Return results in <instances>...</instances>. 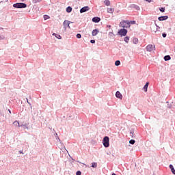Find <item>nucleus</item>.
<instances>
[{
  "mask_svg": "<svg viewBox=\"0 0 175 175\" xmlns=\"http://www.w3.org/2000/svg\"><path fill=\"white\" fill-rule=\"evenodd\" d=\"M133 43H135V44H137V43L139 42V40H138L137 38H134V39L133 40Z\"/></svg>",
  "mask_w": 175,
  "mask_h": 175,
  "instance_id": "obj_22",
  "label": "nucleus"
},
{
  "mask_svg": "<svg viewBox=\"0 0 175 175\" xmlns=\"http://www.w3.org/2000/svg\"><path fill=\"white\" fill-rule=\"evenodd\" d=\"M119 35L120 36H126V33H128V30L125 29H122L118 31Z\"/></svg>",
  "mask_w": 175,
  "mask_h": 175,
  "instance_id": "obj_4",
  "label": "nucleus"
},
{
  "mask_svg": "<svg viewBox=\"0 0 175 175\" xmlns=\"http://www.w3.org/2000/svg\"><path fill=\"white\" fill-rule=\"evenodd\" d=\"M49 18H50V16L48 15H44V20H49Z\"/></svg>",
  "mask_w": 175,
  "mask_h": 175,
  "instance_id": "obj_24",
  "label": "nucleus"
},
{
  "mask_svg": "<svg viewBox=\"0 0 175 175\" xmlns=\"http://www.w3.org/2000/svg\"><path fill=\"white\" fill-rule=\"evenodd\" d=\"M146 2H151V0H146Z\"/></svg>",
  "mask_w": 175,
  "mask_h": 175,
  "instance_id": "obj_34",
  "label": "nucleus"
},
{
  "mask_svg": "<svg viewBox=\"0 0 175 175\" xmlns=\"http://www.w3.org/2000/svg\"><path fill=\"white\" fill-rule=\"evenodd\" d=\"M97 166H98V164L96 163H92V167H96Z\"/></svg>",
  "mask_w": 175,
  "mask_h": 175,
  "instance_id": "obj_23",
  "label": "nucleus"
},
{
  "mask_svg": "<svg viewBox=\"0 0 175 175\" xmlns=\"http://www.w3.org/2000/svg\"><path fill=\"white\" fill-rule=\"evenodd\" d=\"M22 1V2H24V1H25V0H21Z\"/></svg>",
  "mask_w": 175,
  "mask_h": 175,
  "instance_id": "obj_37",
  "label": "nucleus"
},
{
  "mask_svg": "<svg viewBox=\"0 0 175 175\" xmlns=\"http://www.w3.org/2000/svg\"><path fill=\"white\" fill-rule=\"evenodd\" d=\"M20 154H23V151L20 150L19 151Z\"/></svg>",
  "mask_w": 175,
  "mask_h": 175,
  "instance_id": "obj_35",
  "label": "nucleus"
},
{
  "mask_svg": "<svg viewBox=\"0 0 175 175\" xmlns=\"http://www.w3.org/2000/svg\"><path fill=\"white\" fill-rule=\"evenodd\" d=\"M76 175H81V172L77 171Z\"/></svg>",
  "mask_w": 175,
  "mask_h": 175,
  "instance_id": "obj_28",
  "label": "nucleus"
},
{
  "mask_svg": "<svg viewBox=\"0 0 175 175\" xmlns=\"http://www.w3.org/2000/svg\"><path fill=\"white\" fill-rule=\"evenodd\" d=\"M170 169L171 170L172 173L173 174H175V170H174V167H173V165L172 164L170 165Z\"/></svg>",
  "mask_w": 175,
  "mask_h": 175,
  "instance_id": "obj_13",
  "label": "nucleus"
},
{
  "mask_svg": "<svg viewBox=\"0 0 175 175\" xmlns=\"http://www.w3.org/2000/svg\"><path fill=\"white\" fill-rule=\"evenodd\" d=\"M160 12H161L162 13H165V8H160Z\"/></svg>",
  "mask_w": 175,
  "mask_h": 175,
  "instance_id": "obj_26",
  "label": "nucleus"
},
{
  "mask_svg": "<svg viewBox=\"0 0 175 175\" xmlns=\"http://www.w3.org/2000/svg\"><path fill=\"white\" fill-rule=\"evenodd\" d=\"M104 3L106 6H110V1L109 0H105Z\"/></svg>",
  "mask_w": 175,
  "mask_h": 175,
  "instance_id": "obj_17",
  "label": "nucleus"
},
{
  "mask_svg": "<svg viewBox=\"0 0 175 175\" xmlns=\"http://www.w3.org/2000/svg\"><path fill=\"white\" fill-rule=\"evenodd\" d=\"M168 18H169V17H168L167 16H160V17H159V18H158V20H159V21H165V20H167Z\"/></svg>",
  "mask_w": 175,
  "mask_h": 175,
  "instance_id": "obj_8",
  "label": "nucleus"
},
{
  "mask_svg": "<svg viewBox=\"0 0 175 175\" xmlns=\"http://www.w3.org/2000/svg\"><path fill=\"white\" fill-rule=\"evenodd\" d=\"M164 59L165 61H170V59H171V57L170 55H166L164 57Z\"/></svg>",
  "mask_w": 175,
  "mask_h": 175,
  "instance_id": "obj_18",
  "label": "nucleus"
},
{
  "mask_svg": "<svg viewBox=\"0 0 175 175\" xmlns=\"http://www.w3.org/2000/svg\"><path fill=\"white\" fill-rule=\"evenodd\" d=\"M109 142H110V139L109 138V137L105 136L103 139V144L104 147H106V148L109 147V146H110Z\"/></svg>",
  "mask_w": 175,
  "mask_h": 175,
  "instance_id": "obj_2",
  "label": "nucleus"
},
{
  "mask_svg": "<svg viewBox=\"0 0 175 175\" xmlns=\"http://www.w3.org/2000/svg\"><path fill=\"white\" fill-rule=\"evenodd\" d=\"M67 13H70L72 12V7L69 6L66 8Z\"/></svg>",
  "mask_w": 175,
  "mask_h": 175,
  "instance_id": "obj_19",
  "label": "nucleus"
},
{
  "mask_svg": "<svg viewBox=\"0 0 175 175\" xmlns=\"http://www.w3.org/2000/svg\"><path fill=\"white\" fill-rule=\"evenodd\" d=\"M13 125H14V126H18V128H20V122H18V121L17 120L13 122Z\"/></svg>",
  "mask_w": 175,
  "mask_h": 175,
  "instance_id": "obj_14",
  "label": "nucleus"
},
{
  "mask_svg": "<svg viewBox=\"0 0 175 175\" xmlns=\"http://www.w3.org/2000/svg\"><path fill=\"white\" fill-rule=\"evenodd\" d=\"M120 64H121V62H120V60H117V61H116V62H115L116 66H120Z\"/></svg>",
  "mask_w": 175,
  "mask_h": 175,
  "instance_id": "obj_20",
  "label": "nucleus"
},
{
  "mask_svg": "<svg viewBox=\"0 0 175 175\" xmlns=\"http://www.w3.org/2000/svg\"><path fill=\"white\" fill-rule=\"evenodd\" d=\"M124 42H126V43H129V37L128 36L125 37Z\"/></svg>",
  "mask_w": 175,
  "mask_h": 175,
  "instance_id": "obj_21",
  "label": "nucleus"
},
{
  "mask_svg": "<svg viewBox=\"0 0 175 175\" xmlns=\"http://www.w3.org/2000/svg\"><path fill=\"white\" fill-rule=\"evenodd\" d=\"M14 8H16V9H23L27 8V4L24 3H18L13 5Z\"/></svg>",
  "mask_w": 175,
  "mask_h": 175,
  "instance_id": "obj_3",
  "label": "nucleus"
},
{
  "mask_svg": "<svg viewBox=\"0 0 175 175\" xmlns=\"http://www.w3.org/2000/svg\"><path fill=\"white\" fill-rule=\"evenodd\" d=\"M120 25L122 28H130L131 22H129V21H123L120 22Z\"/></svg>",
  "mask_w": 175,
  "mask_h": 175,
  "instance_id": "obj_1",
  "label": "nucleus"
},
{
  "mask_svg": "<svg viewBox=\"0 0 175 175\" xmlns=\"http://www.w3.org/2000/svg\"><path fill=\"white\" fill-rule=\"evenodd\" d=\"M93 23H99L100 21V18L96 16L92 18Z\"/></svg>",
  "mask_w": 175,
  "mask_h": 175,
  "instance_id": "obj_10",
  "label": "nucleus"
},
{
  "mask_svg": "<svg viewBox=\"0 0 175 175\" xmlns=\"http://www.w3.org/2000/svg\"><path fill=\"white\" fill-rule=\"evenodd\" d=\"M162 36L163 38H166V33H163Z\"/></svg>",
  "mask_w": 175,
  "mask_h": 175,
  "instance_id": "obj_31",
  "label": "nucleus"
},
{
  "mask_svg": "<svg viewBox=\"0 0 175 175\" xmlns=\"http://www.w3.org/2000/svg\"><path fill=\"white\" fill-rule=\"evenodd\" d=\"M8 111L10 114H12V111H10V109H8Z\"/></svg>",
  "mask_w": 175,
  "mask_h": 175,
  "instance_id": "obj_33",
  "label": "nucleus"
},
{
  "mask_svg": "<svg viewBox=\"0 0 175 175\" xmlns=\"http://www.w3.org/2000/svg\"><path fill=\"white\" fill-rule=\"evenodd\" d=\"M77 39H81V34L77 33Z\"/></svg>",
  "mask_w": 175,
  "mask_h": 175,
  "instance_id": "obj_25",
  "label": "nucleus"
},
{
  "mask_svg": "<svg viewBox=\"0 0 175 175\" xmlns=\"http://www.w3.org/2000/svg\"><path fill=\"white\" fill-rule=\"evenodd\" d=\"M53 36H55V38H57V39H62V37H61V36L59 34H57L55 33H53Z\"/></svg>",
  "mask_w": 175,
  "mask_h": 175,
  "instance_id": "obj_15",
  "label": "nucleus"
},
{
  "mask_svg": "<svg viewBox=\"0 0 175 175\" xmlns=\"http://www.w3.org/2000/svg\"><path fill=\"white\" fill-rule=\"evenodd\" d=\"M98 33H99V30H98V29H94L92 31V36H96L98 35Z\"/></svg>",
  "mask_w": 175,
  "mask_h": 175,
  "instance_id": "obj_9",
  "label": "nucleus"
},
{
  "mask_svg": "<svg viewBox=\"0 0 175 175\" xmlns=\"http://www.w3.org/2000/svg\"><path fill=\"white\" fill-rule=\"evenodd\" d=\"M116 98H118V99H122V94L120 92H116Z\"/></svg>",
  "mask_w": 175,
  "mask_h": 175,
  "instance_id": "obj_11",
  "label": "nucleus"
},
{
  "mask_svg": "<svg viewBox=\"0 0 175 175\" xmlns=\"http://www.w3.org/2000/svg\"><path fill=\"white\" fill-rule=\"evenodd\" d=\"M112 175H117V174H116L115 173H113Z\"/></svg>",
  "mask_w": 175,
  "mask_h": 175,
  "instance_id": "obj_36",
  "label": "nucleus"
},
{
  "mask_svg": "<svg viewBox=\"0 0 175 175\" xmlns=\"http://www.w3.org/2000/svg\"><path fill=\"white\" fill-rule=\"evenodd\" d=\"M148 84H149V83L147 82V83H146V85L144 86V90L145 92H147V90H148Z\"/></svg>",
  "mask_w": 175,
  "mask_h": 175,
  "instance_id": "obj_16",
  "label": "nucleus"
},
{
  "mask_svg": "<svg viewBox=\"0 0 175 175\" xmlns=\"http://www.w3.org/2000/svg\"><path fill=\"white\" fill-rule=\"evenodd\" d=\"M88 10H90V7L85 6L80 10V13H85V12H88Z\"/></svg>",
  "mask_w": 175,
  "mask_h": 175,
  "instance_id": "obj_7",
  "label": "nucleus"
},
{
  "mask_svg": "<svg viewBox=\"0 0 175 175\" xmlns=\"http://www.w3.org/2000/svg\"><path fill=\"white\" fill-rule=\"evenodd\" d=\"M90 43H95V40H91Z\"/></svg>",
  "mask_w": 175,
  "mask_h": 175,
  "instance_id": "obj_30",
  "label": "nucleus"
},
{
  "mask_svg": "<svg viewBox=\"0 0 175 175\" xmlns=\"http://www.w3.org/2000/svg\"><path fill=\"white\" fill-rule=\"evenodd\" d=\"M135 139H131L129 141L130 144H133L135 143Z\"/></svg>",
  "mask_w": 175,
  "mask_h": 175,
  "instance_id": "obj_27",
  "label": "nucleus"
},
{
  "mask_svg": "<svg viewBox=\"0 0 175 175\" xmlns=\"http://www.w3.org/2000/svg\"><path fill=\"white\" fill-rule=\"evenodd\" d=\"M27 103H29V105H31V103H29V101H28V98H27Z\"/></svg>",
  "mask_w": 175,
  "mask_h": 175,
  "instance_id": "obj_32",
  "label": "nucleus"
},
{
  "mask_svg": "<svg viewBox=\"0 0 175 175\" xmlns=\"http://www.w3.org/2000/svg\"><path fill=\"white\" fill-rule=\"evenodd\" d=\"M147 51L151 52L155 51V45L148 44L146 46Z\"/></svg>",
  "mask_w": 175,
  "mask_h": 175,
  "instance_id": "obj_5",
  "label": "nucleus"
},
{
  "mask_svg": "<svg viewBox=\"0 0 175 175\" xmlns=\"http://www.w3.org/2000/svg\"><path fill=\"white\" fill-rule=\"evenodd\" d=\"M70 22L69 21L65 20L63 23L64 28L66 29L67 28H70Z\"/></svg>",
  "mask_w": 175,
  "mask_h": 175,
  "instance_id": "obj_6",
  "label": "nucleus"
},
{
  "mask_svg": "<svg viewBox=\"0 0 175 175\" xmlns=\"http://www.w3.org/2000/svg\"><path fill=\"white\" fill-rule=\"evenodd\" d=\"M131 24H136V21H131L130 25H131Z\"/></svg>",
  "mask_w": 175,
  "mask_h": 175,
  "instance_id": "obj_29",
  "label": "nucleus"
},
{
  "mask_svg": "<svg viewBox=\"0 0 175 175\" xmlns=\"http://www.w3.org/2000/svg\"><path fill=\"white\" fill-rule=\"evenodd\" d=\"M107 13L113 14L114 13V8H107Z\"/></svg>",
  "mask_w": 175,
  "mask_h": 175,
  "instance_id": "obj_12",
  "label": "nucleus"
}]
</instances>
